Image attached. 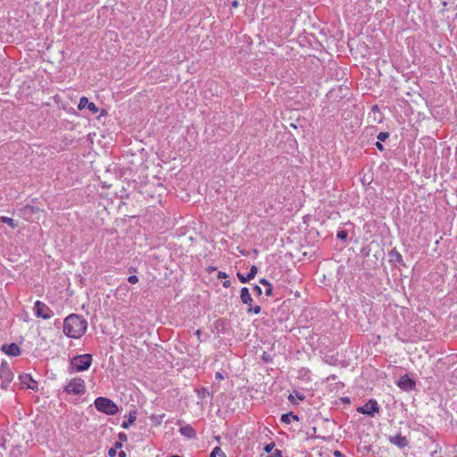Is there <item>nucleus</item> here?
Here are the masks:
<instances>
[{
	"label": "nucleus",
	"instance_id": "1",
	"mask_svg": "<svg viewBox=\"0 0 457 457\" xmlns=\"http://www.w3.org/2000/svg\"><path fill=\"white\" fill-rule=\"evenodd\" d=\"M87 321L78 314L67 316L63 321V333L71 338H79L87 331Z\"/></svg>",
	"mask_w": 457,
	"mask_h": 457
},
{
	"label": "nucleus",
	"instance_id": "2",
	"mask_svg": "<svg viewBox=\"0 0 457 457\" xmlns=\"http://www.w3.org/2000/svg\"><path fill=\"white\" fill-rule=\"evenodd\" d=\"M96 409L106 415H115L119 412L118 405L111 399L99 396L94 402Z\"/></svg>",
	"mask_w": 457,
	"mask_h": 457
},
{
	"label": "nucleus",
	"instance_id": "3",
	"mask_svg": "<svg viewBox=\"0 0 457 457\" xmlns=\"http://www.w3.org/2000/svg\"><path fill=\"white\" fill-rule=\"evenodd\" d=\"M92 363V355L89 353L76 355L71 360V366L73 370L84 371L89 369Z\"/></svg>",
	"mask_w": 457,
	"mask_h": 457
},
{
	"label": "nucleus",
	"instance_id": "4",
	"mask_svg": "<svg viewBox=\"0 0 457 457\" xmlns=\"http://www.w3.org/2000/svg\"><path fill=\"white\" fill-rule=\"evenodd\" d=\"M63 392L68 395H81L86 392L85 382L80 378H75L63 386Z\"/></svg>",
	"mask_w": 457,
	"mask_h": 457
},
{
	"label": "nucleus",
	"instance_id": "5",
	"mask_svg": "<svg viewBox=\"0 0 457 457\" xmlns=\"http://www.w3.org/2000/svg\"><path fill=\"white\" fill-rule=\"evenodd\" d=\"M13 372L9 367V364L3 361L0 367V378L2 379L1 387L4 389H7L8 385L13 379Z\"/></svg>",
	"mask_w": 457,
	"mask_h": 457
},
{
	"label": "nucleus",
	"instance_id": "6",
	"mask_svg": "<svg viewBox=\"0 0 457 457\" xmlns=\"http://www.w3.org/2000/svg\"><path fill=\"white\" fill-rule=\"evenodd\" d=\"M357 412L374 417L379 411V405L374 399H370L364 405L359 406L356 409Z\"/></svg>",
	"mask_w": 457,
	"mask_h": 457
},
{
	"label": "nucleus",
	"instance_id": "7",
	"mask_svg": "<svg viewBox=\"0 0 457 457\" xmlns=\"http://www.w3.org/2000/svg\"><path fill=\"white\" fill-rule=\"evenodd\" d=\"M33 310L36 317L43 320H48L54 315L53 311L45 303L38 300L34 303Z\"/></svg>",
	"mask_w": 457,
	"mask_h": 457
},
{
	"label": "nucleus",
	"instance_id": "8",
	"mask_svg": "<svg viewBox=\"0 0 457 457\" xmlns=\"http://www.w3.org/2000/svg\"><path fill=\"white\" fill-rule=\"evenodd\" d=\"M384 253H374L369 258H366L362 261L361 269L363 270L371 271L376 270L378 267V262L380 259H383Z\"/></svg>",
	"mask_w": 457,
	"mask_h": 457
},
{
	"label": "nucleus",
	"instance_id": "9",
	"mask_svg": "<svg viewBox=\"0 0 457 457\" xmlns=\"http://www.w3.org/2000/svg\"><path fill=\"white\" fill-rule=\"evenodd\" d=\"M21 385L26 386L27 388L32 389L33 391L38 390L37 382L32 378L30 374L23 373L19 376Z\"/></svg>",
	"mask_w": 457,
	"mask_h": 457
},
{
	"label": "nucleus",
	"instance_id": "10",
	"mask_svg": "<svg viewBox=\"0 0 457 457\" xmlns=\"http://www.w3.org/2000/svg\"><path fill=\"white\" fill-rule=\"evenodd\" d=\"M397 386L403 390L409 391L414 389L416 384L412 378H411L408 375L405 374L399 378Z\"/></svg>",
	"mask_w": 457,
	"mask_h": 457
},
{
	"label": "nucleus",
	"instance_id": "11",
	"mask_svg": "<svg viewBox=\"0 0 457 457\" xmlns=\"http://www.w3.org/2000/svg\"><path fill=\"white\" fill-rule=\"evenodd\" d=\"M1 350L5 354L12 357L19 356L21 353V348L15 343L3 345Z\"/></svg>",
	"mask_w": 457,
	"mask_h": 457
},
{
	"label": "nucleus",
	"instance_id": "12",
	"mask_svg": "<svg viewBox=\"0 0 457 457\" xmlns=\"http://www.w3.org/2000/svg\"><path fill=\"white\" fill-rule=\"evenodd\" d=\"M84 108H87L93 114H96L99 111L98 107L93 102H89L88 98L86 96H82L79 99L78 105L79 110H82Z\"/></svg>",
	"mask_w": 457,
	"mask_h": 457
},
{
	"label": "nucleus",
	"instance_id": "13",
	"mask_svg": "<svg viewBox=\"0 0 457 457\" xmlns=\"http://www.w3.org/2000/svg\"><path fill=\"white\" fill-rule=\"evenodd\" d=\"M40 210L38 207L30 204H26L25 206L20 209L21 216L28 220H31L33 218V215L37 213Z\"/></svg>",
	"mask_w": 457,
	"mask_h": 457
},
{
	"label": "nucleus",
	"instance_id": "14",
	"mask_svg": "<svg viewBox=\"0 0 457 457\" xmlns=\"http://www.w3.org/2000/svg\"><path fill=\"white\" fill-rule=\"evenodd\" d=\"M258 268L255 265H252L248 273L243 275L242 273L237 272V276L241 283H246L252 280L256 276Z\"/></svg>",
	"mask_w": 457,
	"mask_h": 457
},
{
	"label": "nucleus",
	"instance_id": "15",
	"mask_svg": "<svg viewBox=\"0 0 457 457\" xmlns=\"http://www.w3.org/2000/svg\"><path fill=\"white\" fill-rule=\"evenodd\" d=\"M389 442L401 449L406 447L409 444L407 438L402 436V434H397L394 436H390Z\"/></svg>",
	"mask_w": 457,
	"mask_h": 457
},
{
	"label": "nucleus",
	"instance_id": "16",
	"mask_svg": "<svg viewBox=\"0 0 457 457\" xmlns=\"http://www.w3.org/2000/svg\"><path fill=\"white\" fill-rule=\"evenodd\" d=\"M388 256H389V262L393 264H399L401 266H405V263L403 260V257L402 255L400 254V253L395 249V248H393L389 253H388Z\"/></svg>",
	"mask_w": 457,
	"mask_h": 457
},
{
	"label": "nucleus",
	"instance_id": "17",
	"mask_svg": "<svg viewBox=\"0 0 457 457\" xmlns=\"http://www.w3.org/2000/svg\"><path fill=\"white\" fill-rule=\"evenodd\" d=\"M213 325L219 335L225 334L228 331V321L225 319H218L214 321Z\"/></svg>",
	"mask_w": 457,
	"mask_h": 457
},
{
	"label": "nucleus",
	"instance_id": "18",
	"mask_svg": "<svg viewBox=\"0 0 457 457\" xmlns=\"http://www.w3.org/2000/svg\"><path fill=\"white\" fill-rule=\"evenodd\" d=\"M240 299L244 304L251 306L253 303V298L247 287H242L240 291Z\"/></svg>",
	"mask_w": 457,
	"mask_h": 457
},
{
	"label": "nucleus",
	"instance_id": "19",
	"mask_svg": "<svg viewBox=\"0 0 457 457\" xmlns=\"http://www.w3.org/2000/svg\"><path fill=\"white\" fill-rule=\"evenodd\" d=\"M179 433L184 436L192 439L196 436V432L191 425H186L179 428Z\"/></svg>",
	"mask_w": 457,
	"mask_h": 457
},
{
	"label": "nucleus",
	"instance_id": "20",
	"mask_svg": "<svg viewBox=\"0 0 457 457\" xmlns=\"http://www.w3.org/2000/svg\"><path fill=\"white\" fill-rule=\"evenodd\" d=\"M137 414V412L136 409L131 410L129 413L127 420L122 422L121 427L123 428H129V427L136 421Z\"/></svg>",
	"mask_w": 457,
	"mask_h": 457
},
{
	"label": "nucleus",
	"instance_id": "21",
	"mask_svg": "<svg viewBox=\"0 0 457 457\" xmlns=\"http://www.w3.org/2000/svg\"><path fill=\"white\" fill-rule=\"evenodd\" d=\"M291 420H299V418L297 415L294 414V412L290 411L287 413H284L281 415L280 420L281 422L285 424H290Z\"/></svg>",
	"mask_w": 457,
	"mask_h": 457
},
{
	"label": "nucleus",
	"instance_id": "22",
	"mask_svg": "<svg viewBox=\"0 0 457 457\" xmlns=\"http://www.w3.org/2000/svg\"><path fill=\"white\" fill-rule=\"evenodd\" d=\"M262 285L265 286V295L271 296L273 295V287L266 278H261L259 281Z\"/></svg>",
	"mask_w": 457,
	"mask_h": 457
},
{
	"label": "nucleus",
	"instance_id": "23",
	"mask_svg": "<svg viewBox=\"0 0 457 457\" xmlns=\"http://www.w3.org/2000/svg\"><path fill=\"white\" fill-rule=\"evenodd\" d=\"M361 256L364 259L369 258L371 256L370 254V245H363L360 252Z\"/></svg>",
	"mask_w": 457,
	"mask_h": 457
},
{
	"label": "nucleus",
	"instance_id": "24",
	"mask_svg": "<svg viewBox=\"0 0 457 457\" xmlns=\"http://www.w3.org/2000/svg\"><path fill=\"white\" fill-rule=\"evenodd\" d=\"M1 220L4 222V223H6L8 224L11 228H15L18 227V222H16L14 220H12V218H8V217H1Z\"/></svg>",
	"mask_w": 457,
	"mask_h": 457
},
{
	"label": "nucleus",
	"instance_id": "25",
	"mask_svg": "<svg viewBox=\"0 0 457 457\" xmlns=\"http://www.w3.org/2000/svg\"><path fill=\"white\" fill-rule=\"evenodd\" d=\"M216 456L226 457L224 452L219 446H216L215 448H213L212 452L210 454V457H216Z\"/></svg>",
	"mask_w": 457,
	"mask_h": 457
},
{
	"label": "nucleus",
	"instance_id": "26",
	"mask_svg": "<svg viewBox=\"0 0 457 457\" xmlns=\"http://www.w3.org/2000/svg\"><path fill=\"white\" fill-rule=\"evenodd\" d=\"M337 237L338 239H340L341 241H345L348 237L347 230H345V229L338 230L337 233Z\"/></svg>",
	"mask_w": 457,
	"mask_h": 457
},
{
	"label": "nucleus",
	"instance_id": "27",
	"mask_svg": "<svg viewBox=\"0 0 457 457\" xmlns=\"http://www.w3.org/2000/svg\"><path fill=\"white\" fill-rule=\"evenodd\" d=\"M262 311V308L260 305H255V306H253V303L251 304V306H248V309H247V312L250 313V312H253L254 314H259Z\"/></svg>",
	"mask_w": 457,
	"mask_h": 457
},
{
	"label": "nucleus",
	"instance_id": "28",
	"mask_svg": "<svg viewBox=\"0 0 457 457\" xmlns=\"http://www.w3.org/2000/svg\"><path fill=\"white\" fill-rule=\"evenodd\" d=\"M389 137V133L388 132H380L377 138L378 139L379 142H384L386 141L387 138Z\"/></svg>",
	"mask_w": 457,
	"mask_h": 457
},
{
	"label": "nucleus",
	"instance_id": "29",
	"mask_svg": "<svg viewBox=\"0 0 457 457\" xmlns=\"http://www.w3.org/2000/svg\"><path fill=\"white\" fill-rule=\"evenodd\" d=\"M197 392H198V396L200 398H204L206 395H210L209 391L204 387H201Z\"/></svg>",
	"mask_w": 457,
	"mask_h": 457
},
{
	"label": "nucleus",
	"instance_id": "30",
	"mask_svg": "<svg viewBox=\"0 0 457 457\" xmlns=\"http://www.w3.org/2000/svg\"><path fill=\"white\" fill-rule=\"evenodd\" d=\"M274 446H275V443H274V442H271V443H270V444L265 445V446H264L263 450H264V452H266V453H271V452H272V450H273Z\"/></svg>",
	"mask_w": 457,
	"mask_h": 457
},
{
	"label": "nucleus",
	"instance_id": "31",
	"mask_svg": "<svg viewBox=\"0 0 457 457\" xmlns=\"http://www.w3.org/2000/svg\"><path fill=\"white\" fill-rule=\"evenodd\" d=\"M252 289L255 295L260 296L262 295V290L258 285H254Z\"/></svg>",
	"mask_w": 457,
	"mask_h": 457
},
{
	"label": "nucleus",
	"instance_id": "32",
	"mask_svg": "<svg viewBox=\"0 0 457 457\" xmlns=\"http://www.w3.org/2000/svg\"><path fill=\"white\" fill-rule=\"evenodd\" d=\"M267 457H283L282 452L280 450L276 449L273 453H271Z\"/></svg>",
	"mask_w": 457,
	"mask_h": 457
},
{
	"label": "nucleus",
	"instance_id": "33",
	"mask_svg": "<svg viewBox=\"0 0 457 457\" xmlns=\"http://www.w3.org/2000/svg\"><path fill=\"white\" fill-rule=\"evenodd\" d=\"M128 281H129L130 284H136V283L138 281V278H137L136 275H130V276L128 278Z\"/></svg>",
	"mask_w": 457,
	"mask_h": 457
},
{
	"label": "nucleus",
	"instance_id": "34",
	"mask_svg": "<svg viewBox=\"0 0 457 457\" xmlns=\"http://www.w3.org/2000/svg\"><path fill=\"white\" fill-rule=\"evenodd\" d=\"M118 437H119V439H120V441L121 443L122 442H127V440H128L127 435L125 433H123V432L119 433Z\"/></svg>",
	"mask_w": 457,
	"mask_h": 457
},
{
	"label": "nucleus",
	"instance_id": "35",
	"mask_svg": "<svg viewBox=\"0 0 457 457\" xmlns=\"http://www.w3.org/2000/svg\"><path fill=\"white\" fill-rule=\"evenodd\" d=\"M312 429V431H313L312 437H314V438H321V439H323V440H326V439H327V438H326V436H320V435H315V434H316V430H317V428H316L315 427H313Z\"/></svg>",
	"mask_w": 457,
	"mask_h": 457
},
{
	"label": "nucleus",
	"instance_id": "36",
	"mask_svg": "<svg viewBox=\"0 0 457 457\" xmlns=\"http://www.w3.org/2000/svg\"><path fill=\"white\" fill-rule=\"evenodd\" d=\"M117 453V450L113 447L110 448L109 451H108V455L110 457H114Z\"/></svg>",
	"mask_w": 457,
	"mask_h": 457
},
{
	"label": "nucleus",
	"instance_id": "37",
	"mask_svg": "<svg viewBox=\"0 0 457 457\" xmlns=\"http://www.w3.org/2000/svg\"><path fill=\"white\" fill-rule=\"evenodd\" d=\"M375 146L379 150V151H384L385 147L383 145V144L379 141H377L375 143Z\"/></svg>",
	"mask_w": 457,
	"mask_h": 457
},
{
	"label": "nucleus",
	"instance_id": "38",
	"mask_svg": "<svg viewBox=\"0 0 457 457\" xmlns=\"http://www.w3.org/2000/svg\"><path fill=\"white\" fill-rule=\"evenodd\" d=\"M295 395L301 401H303L305 398V396L298 391H295Z\"/></svg>",
	"mask_w": 457,
	"mask_h": 457
},
{
	"label": "nucleus",
	"instance_id": "39",
	"mask_svg": "<svg viewBox=\"0 0 457 457\" xmlns=\"http://www.w3.org/2000/svg\"><path fill=\"white\" fill-rule=\"evenodd\" d=\"M228 276L223 272V271H219L218 273V278H227Z\"/></svg>",
	"mask_w": 457,
	"mask_h": 457
},
{
	"label": "nucleus",
	"instance_id": "40",
	"mask_svg": "<svg viewBox=\"0 0 457 457\" xmlns=\"http://www.w3.org/2000/svg\"><path fill=\"white\" fill-rule=\"evenodd\" d=\"M121 447H122V443L120 441H117L114 443L113 448H115L116 450L121 449Z\"/></svg>",
	"mask_w": 457,
	"mask_h": 457
},
{
	"label": "nucleus",
	"instance_id": "41",
	"mask_svg": "<svg viewBox=\"0 0 457 457\" xmlns=\"http://www.w3.org/2000/svg\"><path fill=\"white\" fill-rule=\"evenodd\" d=\"M341 401H342L344 403H351L350 398H349L348 396L342 397V398H341Z\"/></svg>",
	"mask_w": 457,
	"mask_h": 457
},
{
	"label": "nucleus",
	"instance_id": "42",
	"mask_svg": "<svg viewBox=\"0 0 457 457\" xmlns=\"http://www.w3.org/2000/svg\"><path fill=\"white\" fill-rule=\"evenodd\" d=\"M334 455H335L336 457H344L343 453H342L340 451H338V450H336V451L334 452Z\"/></svg>",
	"mask_w": 457,
	"mask_h": 457
},
{
	"label": "nucleus",
	"instance_id": "43",
	"mask_svg": "<svg viewBox=\"0 0 457 457\" xmlns=\"http://www.w3.org/2000/svg\"><path fill=\"white\" fill-rule=\"evenodd\" d=\"M231 285L230 281L229 280H225L222 284V286L226 288L229 287Z\"/></svg>",
	"mask_w": 457,
	"mask_h": 457
},
{
	"label": "nucleus",
	"instance_id": "44",
	"mask_svg": "<svg viewBox=\"0 0 457 457\" xmlns=\"http://www.w3.org/2000/svg\"><path fill=\"white\" fill-rule=\"evenodd\" d=\"M215 378L217 379H223L224 378L223 375L220 372H216Z\"/></svg>",
	"mask_w": 457,
	"mask_h": 457
},
{
	"label": "nucleus",
	"instance_id": "45",
	"mask_svg": "<svg viewBox=\"0 0 457 457\" xmlns=\"http://www.w3.org/2000/svg\"><path fill=\"white\" fill-rule=\"evenodd\" d=\"M118 456L119 457H127V454L124 451L120 450L119 453H118Z\"/></svg>",
	"mask_w": 457,
	"mask_h": 457
},
{
	"label": "nucleus",
	"instance_id": "46",
	"mask_svg": "<svg viewBox=\"0 0 457 457\" xmlns=\"http://www.w3.org/2000/svg\"><path fill=\"white\" fill-rule=\"evenodd\" d=\"M288 401H289L290 403H294V404L295 403V397H294V395H289V396H288Z\"/></svg>",
	"mask_w": 457,
	"mask_h": 457
},
{
	"label": "nucleus",
	"instance_id": "47",
	"mask_svg": "<svg viewBox=\"0 0 457 457\" xmlns=\"http://www.w3.org/2000/svg\"><path fill=\"white\" fill-rule=\"evenodd\" d=\"M201 334H202V331H201L200 329H197V330L195 332V335L197 337V338H198L199 340H201V339H200Z\"/></svg>",
	"mask_w": 457,
	"mask_h": 457
},
{
	"label": "nucleus",
	"instance_id": "48",
	"mask_svg": "<svg viewBox=\"0 0 457 457\" xmlns=\"http://www.w3.org/2000/svg\"><path fill=\"white\" fill-rule=\"evenodd\" d=\"M238 5H239V3L237 0H235L231 3V6L234 8H237Z\"/></svg>",
	"mask_w": 457,
	"mask_h": 457
},
{
	"label": "nucleus",
	"instance_id": "49",
	"mask_svg": "<svg viewBox=\"0 0 457 457\" xmlns=\"http://www.w3.org/2000/svg\"><path fill=\"white\" fill-rule=\"evenodd\" d=\"M371 111L373 112H378V105H373L372 108H371Z\"/></svg>",
	"mask_w": 457,
	"mask_h": 457
},
{
	"label": "nucleus",
	"instance_id": "50",
	"mask_svg": "<svg viewBox=\"0 0 457 457\" xmlns=\"http://www.w3.org/2000/svg\"><path fill=\"white\" fill-rule=\"evenodd\" d=\"M106 111L104 109H102L100 116L105 115Z\"/></svg>",
	"mask_w": 457,
	"mask_h": 457
},
{
	"label": "nucleus",
	"instance_id": "51",
	"mask_svg": "<svg viewBox=\"0 0 457 457\" xmlns=\"http://www.w3.org/2000/svg\"><path fill=\"white\" fill-rule=\"evenodd\" d=\"M263 360H264V361H269V360H268V357H265V356H263Z\"/></svg>",
	"mask_w": 457,
	"mask_h": 457
}]
</instances>
